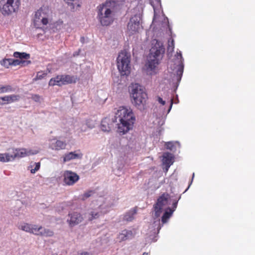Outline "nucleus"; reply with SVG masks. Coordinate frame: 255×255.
<instances>
[{
    "instance_id": "21",
    "label": "nucleus",
    "mask_w": 255,
    "mask_h": 255,
    "mask_svg": "<svg viewBox=\"0 0 255 255\" xmlns=\"http://www.w3.org/2000/svg\"><path fill=\"white\" fill-rule=\"evenodd\" d=\"M82 154L75 153V152H70L68 154L65 155L63 161L64 162L66 161H70L71 159H74L76 158H81L82 157Z\"/></svg>"
},
{
    "instance_id": "8",
    "label": "nucleus",
    "mask_w": 255,
    "mask_h": 255,
    "mask_svg": "<svg viewBox=\"0 0 255 255\" xmlns=\"http://www.w3.org/2000/svg\"><path fill=\"white\" fill-rule=\"evenodd\" d=\"M140 18L137 15H134L130 18L128 24V32L129 35L138 32L140 29Z\"/></svg>"
},
{
    "instance_id": "7",
    "label": "nucleus",
    "mask_w": 255,
    "mask_h": 255,
    "mask_svg": "<svg viewBox=\"0 0 255 255\" xmlns=\"http://www.w3.org/2000/svg\"><path fill=\"white\" fill-rule=\"evenodd\" d=\"M49 12L47 7H41L35 12L33 23L36 28H42L48 24Z\"/></svg>"
},
{
    "instance_id": "16",
    "label": "nucleus",
    "mask_w": 255,
    "mask_h": 255,
    "mask_svg": "<svg viewBox=\"0 0 255 255\" xmlns=\"http://www.w3.org/2000/svg\"><path fill=\"white\" fill-rule=\"evenodd\" d=\"M173 157L170 153L166 152L164 153L163 155L162 162L166 166V170L167 171L169 167L173 163Z\"/></svg>"
},
{
    "instance_id": "5",
    "label": "nucleus",
    "mask_w": 255,
    "mask_h": 255,
    "mask_svg": "<svg viewBox=\"0 0 255 255\" xmlns=\"http://www.w3.org/2000/svg\"><path fill=\"white\" fill-rule=\"evenodd\" d=\"M130 54L126 51H121L117 58L118 68L123 76L128 75L130 72Z\"/></svg>"
},
{
    "instance_id": "28",
    "label": "nucleus",
    "mask_w": 255,
    "mask_h": 255,
    "mask_svg": "<svg viewBox=\"0 0 255 255\" xmlns=\"http://www.w3.org/2000/svg\"><path fill=\"white\" fill-rule=\"evenodd\" d=\"M102 212H98L96 211H93L89 214L90 217H89V221H92L94 219H98L101 215Z\"/></svg>"
},
{
    "instance_id": "20",
    "label": "nucleus",
    "mask_w": 255,
    "mask_h": 255,
    "mask_svg": "<svg viewBox=\"0 0 255 255\" xmlns=\"http://www.w3.org/2000/svg\"><path fill=\"white\" fill-rule=\"evenodd\" d=\"M54 235V232L49 229L42 227V229L39 230L38 231L36 232L35 235L41 236L44 237H52Z\"/></svg>"
},
{
    "instance_id": "25",
    "label": "nucleus",
    "mask_w": 255,
    "mask_h": 255,
    "mask_svg": "<svg viewBox=\"0 0 255 255\" xmlns=\"http://www.w3.org/2000/svg\"><path fill=\"white\" fill-rule=\"evenodd\" d=\"M12 155L8 153H0V161L2 162H7L12 161Z\"/></svg>"
},
{
    "instance_id": "30",
    "label": "nucleus",
    "mask_w": 255,
    "mask_h": 255,
    "mask_svg": "<svg viewBox=\"0 0 255 255\" xmlns=\"http://www.w3.org/2000/svg\"><path fill=\"white\" fill-rule=\"evenodd\" d=\"M174 49V41L172 38L170 39L168 42L167 51L172 52Z\"/></svg>"
},
{
    "instance_id": "19",
    "label": "nucleus",
    "mask_w": 255,
    "mask_h": 255,
    "mask_svg": "<svg viewBox=\"0 0 255 255\" xmlns=\"http://www.w3.org/2000/svg\"><path fill=\"white\" fill-rule=\"evenodd\" d=\"M48 85L49 86H63V83L61 75L56 76L55 77L52 78L49 81Z\"/></svg>"
},
{
    "instance_id": "41",
    "label": "nucleus",
    "mask_w": 255,
    "mask_h": 255,
    "mask_svg": "<svg viewBox=\"0 0 255 255\" xmlns=\"http://www.w3.org/2000/svg\"><path fill=\"white\" fill-rule=\"evenodd\" d=\"M78 255H89V254L87 252H85V253H81L78 254Z\"/></svg>"
},
{
    "instance_id": "44",
    "label": "nucleus",
    "mask_w": 255,
    "mask_h": 255,
    "mask_svg": "<svg viewBox=\"0 0 255 255\" xmlns=\"http://www.w3.org/2000/svg\"><path fill=\"white\" fill-rule=\"evenodd\" d=\"M150 3L152 5V6L153 7L154 6H153V1H152V0H150Z\"/></svg>"
},
{
    "instance_id": "15",
    "label": "nucleus",
    "mask_w": 255,
    "mask_h": 255,
    "mask_svg": "<svg viewBox=\"0 0 255 255\" xmlns=\"http://www.w3.org/2000/svg\"><path fill=\"white\" fill-rule=\"evenodd\" d=\"M19 99L20 96L18 95L15 94L0 97V100L1 102H2V105L7 104L18 101Z\"/></svg>"
},
{
    "instance_id": "13",
    "label": "nucleus",
    "mask_w": 255,
    "mask_h": 255,
    "mask_svg": "<svg viewBox=\"0 0 255 255\" xmlns=\"http://www.w3.org/2000/svg\"><path fill=\"white\" fill-rule=\"evenodd\" d=\"M18 228L27 233L35 235L36 232L42 229V226H38L35 225H32L27 223H23L18 225Z\"/></svg>"
},
{
    "instance_id": "14",
    "label": "nucleus",
    "mask_w": 255,
    "mask_h": 255,
    "mask_svg": "<svg viewBox=\"0 0 255 255\" xmlns=\"http://www.w3.org/2000/svg\"><path fill=\"white\" fill-rule=\"evenodd\" d=\"M114 121L109 118H105L101 121V128L104 131H110L113 128Z\"/></svg>"
},
{
    "instance_id": "23",
    "label": "nucleus",
    "mask_w": 255,
    "mask_h": 255,
    "mask_svg": "<svg viewBox=\"0 0 255 255\" xmlns=\"http://www.w3.org/2000/svg\"><path fill=\"white\" fill-rule=\"evenodd\" d=\"M66 146L65 142L58 140L55 143H52L51 147L52 149L57 150L64 149Z\"/></svg>"
},
{
    "instance_id": "32",
    "label": "nucleus",
    "mask_w": 255,
    "mask_h": 255,
    "mask_svg": "<svg viewBox=\"0 0 255 255\" xmlns=\"http://www.w3.org/2000/svg\"><path fill=\"white\" fill-rule=\"evenodd\" d=\"M86 125L88 128L92 129L95 127V121L91 119H88L86 121Z\"/></svg>"
},
{
    "instance_id": "24",
    "label": "nucleus",
    "mask_w": 255,
    "mask_h": 255,
    "mask_svg": "<svg viewBox=\"0 0 255 255\" xmlns=\"http://www.w3.org/2000/svg\"><path fill=\"white\" fill-rule=\"evenodd\" d=\"M174 212V210L168 208L164 213L163 215L161 218V222L163 224L166 223L169 218L171 216L172 214Z\"/></svg>"
},
{
    "instance_id": "39",
    "label": "nucleus",
    "mask_w": 255,
    "mask_h": 255,
    "mask_svg": "<svg viewBox=\"0 0 255 255\" xmlns=\"http://www.w3.org/2000/svg\"><path fill=\"white\" fill-rule=\"evenodd\" d=\"M157 101L158 102L159 104L163 106L165 104V102L163 101V99L159 96L157 97Z\"/></svg>"
},
{
    "instance_id": "17",
    "label": "nucleus",
    "mask_w": 255,
    "mask_h": 255,
    "mask_svg": "<svg viewBox=\"0 0 255 255\" xmlns=\"http://www.w3.org/2000/svg\"><path fill=\"white\" fill-rule=\"evenodd\" d=\"M63 85L76 83L78 81L77 76H71L69 75H61Z\"/></svg>"
},
{
    "instance_id": "37",
    "label": "nucleus",
    "mask_w": 255,
    "mask_h": 255,
    "mask_svg": "<svg viewBox=\"0 0 255 255\" xmlns=\"http://www.w3.org/2000/svg\"><path fill=\"white\" fill-rule=\"evenodd\" d=\"M10 62L11 63V65L17 66L20 65L21 63H22L23 62L18 59H11Z\"/></svg>"
},
{
    "instance_id": "10",
    "label": "nucleus",
    "mask_w": 255,
    "mask_h": 255,
    "mask_svg": "<svg viewBox=\"0 0 255 255\" xmlns=\"http://www.w3.org/2000/svg\"><path fill=\"white\" fill-rule=\"evenodd\" d=\"M38 150H32L24 148H15L13 149V154L12 155L13 160L16 158H22L27 156L34 155L38 153Z\"/></svg>"
},
{
    "instance_id": "33",
    "label": "nucleus",
    "mask_w": 255,
    "mask_h": 255,
    "mask_svg": "<svg viewBox=\"0 0 255 255\" xmlns=\"http://www.w3.org/2000/svg\"><path fill=\"white\" fill-rule=\"evenodd\" d=\"M34 164L35 165L34 168V169L31 168V169H30V172H31V173H35L40 168V163L39 162H35L34 163ZM29 168H30V167ZM30 168H32V166H30Z\"/></svg>"
},
{
    "instance_id": "38",
    "label": "nucleus",
    "mask_w": 255,
    "mask_h": 255,
    "mask_svg": "<svg viewBox=\"0 0 255 255\" xmlns=\"http://www.w3.org/2000/svg\"><path fill=\"white\" fill-rule=\"evenodd\" d=\"M183 72V66L180 65L177 71V74L179 76H181L182 75Z\"/></svg>"
},
{
    "instance_id": "43",
    "label": "nucleus",
    "mask_w": 255,
    "mask_h": 255,
    "mask_svg": "<svg viewBox=\"0 0 255 255\" xmlns=\"http://www.w3.org/2000/svg\"><path fill=\"white\" fill-rule=\"evenodd\" d=\"M172 103H173V100H172V99H171V104H170V106L169 110H170V109H171V107H172Z\"/></svg>"
},
{
    "instance_id": "11",
    "label": "nucleus",
    "mask_w": 255,
    "mask_h": 255,
    "mask_svg": "<svg viewBox=\"0 0 255 255\" xmlns=\"http://www.w3.org/2000/svg\"><path fill=\"white\" fill-rule=\"evenodd\" d=\"M79 179V176L76 173L69 170L65 171L63 174V182L66 185L71 186Z\"/></svg>"
},
{
    "instance_id": "29",
    "label": "nucleus",
    "mask_w": 255,
    "mask_h": 255,
    "mask_svg": "<svg viewBox=\"0 0 255 255\" xmlns=\"http://www.w3.org/2000/svg\"><path fill=\"white\" fill-rule=\"evenodd\" d=\"M47 75V73L43 71H39L37 73L36 77L33 79V81H37L44 78Z\"/></svg>"
},
{
    "instance_id": "48",
    "label": "nucleus",
    "mask_w": 255,
    "mask_h": 255,
    "mask_svg": "<svg viewBox=\"0 0 255 255\" xmlns=\"http://www.w3.org/2000/svg\"><path fill=\"white\" fill-rule=\"evenodd\" d=\"M82 130H83V131H85L86 130V129L84 128V129H82Z\"/></svg>"
},
{
    "instance_id": "49",
    "label": "nucleus",
    "mask_w": 255,
    "mask_h": 255,
    "mask_svg": "<svg viewBox=\"0 0 255 255\" xmlns=\"http://www.w3.org/2000/svg\"><path fill=\"white\" fill-rule=\"evenodd\" d=\"M180 56L181 57V53H179Z\"/></svg>"
},
{
    "instance_id": "46",
    "label": "nucleus",
    "mask_w": 255,
    "mask_h": 255,
    "mask_svg": "<svg viewBox=\"0 0 255 255\" xmlns=\"http://www.w3.org/2000/svg\"><path fill=\"white\" fill-rule=\"evenodd\" d=\"M155 0L157 3H158L160 1V0Z\"/></svg>"
},
{
    "instance_id": "34",
    "label": "nucleus",
    "mask_w": 255,
    "mask_h": 255,
    "mask_svg": "<svg viewBox=\"0 0 255 255\" xmlns=\"http://www.w3.org/2000/svg\"><path fill=\"white\" fill-rule=\"evenodd\" d=\"M11 59H4L1 62V65L6 68H8L9 66L11 65L10 62Z\"/></svg>"
},
{
    "instance_id": "36",
    "label": "nucleus",
    "mask_w": 255,
    "mask_h": 255,
    "mask_svg": "<svg viewBox=\"0 0 255 255\" xmlns=\"http://www.w3.org/2000/svg\"><path fill=\"white\" fill-rule=\"evenodd\" d=\"M31 99L36 102H40L41 100V97L39 95L33 94L31 96Z\"/></svg>"
},
{
    "instance_id": "50",
    "label": "nucleus",
    "mask_w": 255,
    "mask_h": 255,
    "mask_svg": "<svg viewBox=\"0 0 255 255\" xmlns=\"http://www.w3.org/2000/svg\"><path fill=\"white\" fill-rule=\"evenodd\" d=\"M194 173L193 174V178L194 177Z\"/></svg>"
},
{
    "instance_id": "12",
    "label": "nucleus",
    "mask_w": 255,
    "mask_h": 255,
    "mask_svg": "<svg viewBox=\"0 0 255 255\" xmlns=\"http://www.w3.org/2000/svg\"><path fill=\"white\" fill-rule=\"evenodd\" d=\"M69 218L67 221L69 225L71 227H73L79 223H81L83 220V217L82 215L77 212H74L68 214Z\"/></svg>"
},
{
    "instance_id": "4",
    "label": "nucleus",
    "mask_w": 255,
    "mask_h": 255,
    "mask_svg": "<svg viewBox=\"0 0 255 255\" xmlns=\"http://www.w3.org/2000/svg\"><path fill=\"white\" fill-rule=\"evenodd\" d=\"M129 91L132 104L138 108L143 107L148 98L144 88L138 84H134L130 87Z\"/></svg>"
},
{
    "instance_id": "1",
    "label": "nucleus",
    "mask_w": 255,
    "mask_h": 255,
    "mask_svg": "<svg viewBox=\"0 0 255 255\" xmlns=\"http://www.w3.org/2000/svg\"><path fill=\"white\" fill-rule=\"evenodd\" d=\"M115 117L119 122L118 132L124 134L132 128L135 117L131 108L120 107L116 113Z\"/></svg>"
},
{
    "instance_id": "27",
    "label": "nucleus",
    "mask_w": 255,
    "mask_h": 255,
    "mask_svg": "<svg viewBox=\"0 0 255 255\" xmlns=\"http://www.w3.org/2000/svg\"><path fill=\"white\" fill-rule=\"evenodd\" d=\"M1 94L5 93H10L14 91V89L10 85H1Z\"/></svg>"
},
{
    "instance_id": "42",
    "label": "nucleus",
    "mask_w": 255,
    "mask_h": 255,
    "mask_svg": "<svg viewBox=\"0 0 255 255\" xmlns=\"http://www.w3.org/2000/svg\"><path fill=\"white\" fill-rule=\"evenodd\" d=\"M80 41L81 42L84 43L85 38L84 37H81L80 38Z\"/></svg>"
},
{
    "instance_id": "26",
    "label": "nucleus",
    "mask_w": 255,
    "mask_h": 255,
    "mask_svg": "<svg viewBox=\"0 0 255 255\" xmlns=\"http://www.w3.org/2000/svg\"><path fill=\"white\" fill-rule=\"evenodd\" d=\"M13 56L15 58H19L21 59H27L30 58V55L24 52L20 53L19 52H15L13 53Z\"/></svg>"
},
{
    "instance_id": "40",
    "label": "nucleus",
    "mask_w": 255,
    "mask_h": 255,
    "mask_svg": "<svg viewBox=\"0 0 255 255\" xmlns=\"http://www.w3.org/2000/svg\"><path fill=\"white\" fill-rule=\"evenodd\" d=\"M177 205V201H175V202H174L173 203V210H174V211L176 208Z\"/></svg>"
},
{
    "instance_id": "3",
    "label": "nucleus",
    "mask_w": 255,
    "mask_h": 255,
    "mask_svg": "<svg viewBox=\"0 0 255 255\" xmlns=\"http://www.w3.org/2000/svg\"><path fill=\"white\" fill-rule=\"evenodd\" d=\"M115 1L107 0L105 3L98 6V18L103 26H108L114 21L113 10L110 8Z\"/></svg>"
},
{
    "instance_id": "2",
    "label": "nucleus",
    "mask_w": 255,
    "mask_h": 255,
    "mask_svg": "<svg viewBox=\"0 0 255 255\" xmlns=\"http://www.w3.org/2000/svg\"><path fill=\"white\" fill-rule=\"evenodd\" d=\"M165 48L162 44L156 41L154 45L150 50L147 62L146 63L147 70L151 71L150 74L154 72L155 68L159 63L160 60L162 58L164 53Z\"/></svg>"
},
{
    "instance_id": "18",
    "label": "nucleus",
    "mask_w": 255,
    "mask_h": 255,
    "mask_svg": "<svg viewBox=\"0 0 255 255\" xmlns=\"http://www.w3.org/2000/svg\"><path fill=\"white\" fill-rule=\"evenodd\" d=\"M133 234L131 230H124L119 234L118 238L121 241H124L133 238Z\"/></svg>"
},
{
    "instance_id": "9",
    "label": "nucleus",
    "mask_w": 255,
    "mask_h": 255,
    "mask_svg": "<svg viewBox=\"0 0 255 255\" xmlns=\"http://www.w3.org/2000/svg\"><path fill=\"white\" fill-rule=\"evenodd\" d=\"M169 196L168 194L163 193L157 199V202L154 206L155 216L156 217L160 216L163 206L167 204Z\"/></svg>"
},
{
    "instance_id": "45",
    "label": "nucleus",
    "mask_w": 255,
    "mask_h": 255,
    "mask_svg": "<svg viewBox=\"0 0 255 255\" xmlns=\"http://www.w3.org/2000/svg\"><path fill=\"white\" fill-rule=\"evenodd\" d=\"M142 255H148V254L147 253H143Z\"/></svg>"
},
{
    "instance_id": "6",
    "label": "nucleus",
    "mask_w": 255,
    "mask_h": 255,
    "mask_svg": "<svg viewBox=\"0 0 255 255\" xmlns=\"http://www.w3.org/2000/svg\"><path fill=\"white\" fill-rule=\"evenodd\" d=\"M20 0H0V11L4 15H8L18 10Z\"/></svg>"
},
{
    "instance_id": "35",
    "label": "nucleus",
    "mask_w": 255,
    "mask_h": 255,
    "mask_svg": "<svg viewBox=\"0 0 255 255\" xmlns=\"http://www.w3.org/2000/svg\"><path fill=\"white\" fill-rule=\"evenodd\" d=\"M93 193V191L90 190L86 192H85L84 194H83L82 195V200H85L86 199L89 198L91 196V195Z\"/></svg>"
},
{
    "instance_id": "22",
    "label": "nucleus",
    "mask_w": 255,
    "mask_h": 255,
    "mask_svg": "<svg viewBox=\"0 0 255 255\" xmlns=\"http://www.w3.org/2000/svg\"><path fill=\"white\" fill-rule=\"evenodd\" d=\"M136 214V208L131 209L126 213L124 216V220L128 222H130L134 219V215Z\"/></svg>"
},
{
    "instance_id": "47",
    "label": "nucleus",
    "mask_w": 255,
    "mask_h": 255,
    "mask_svg": "<svg viewBox=\"0 0 255 255\" xmlns=\"http://www.w3.org/2000/svg\"><path fill=\"white\" fill-rule=\"evenodd\" d=\"M1 85H0V94H1Z\"/></svg>"
},
{
    "instance_id": "31",
    "label": "nucleus",
    "mask_w": 255,
    "mask_h": 255,
    "mask_svg": "<svg viewBox=\"0 0 255 255\" xmlns=\"http://www.w3.org/2000/svg\"><path fill=\"white\" fill-rule=\"evenodd\" d=\"M80 0H64V1L69 5L72 6L74 8L75 5L80 6L79 2Z\"/></svg>"
}]
</instances>
